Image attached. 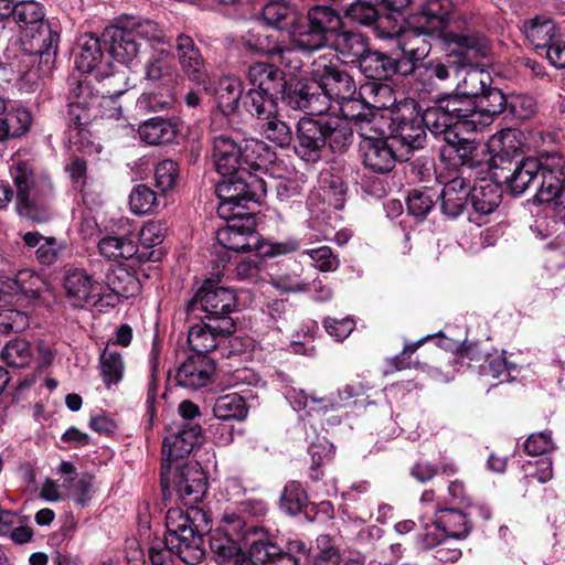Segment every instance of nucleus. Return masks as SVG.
Here are the masks:
<instances>
[{
    "label": "nucleus",
    "mask_w": 565,
    "mask_h": 565,
    "mask_svg": "<svg viewBox=\"0 0 565 565\" xmlns=\"http://www.w3.org/2000/svg\"><path fill=\"white\" fill-rule=\"evenodd\" d=\"M98 250L105 258L114 262L131 259L135 256L140 262L146 258L145 254H138V245L129 237L107 235L98 242Z\"/></svg>",
    "instance_id": "473e14b6"
},
{
    "label": "nucleus",
    "mask_w": 565,
    "mask_h": 565,
    "mask_svg": "<svg viewBox=\"0 0 565 565\" xmlns=\"http://www.w3.org/2000/svg\"><path fill=\"white\" fill-rule=\"evenodd\" d=\"M469 195L473 211L479 215H488L501 203L502 191L495 183L481 181L470 189Z\"/></svg>",
    "instance_id": "f704fd0d"
},
{
    "label": "nucleus",
    "mask_w": 565,
    "mask_h": 565,
    "mask_svg": "<svg viewBox=\"0 0 565 565\" xmlns=\"http://www.w3.org/2000/svg\"><path fill=\"white\" fill-rule=\"evenodd\" d=\"M10 175L15 188L17 213L33 223L47 222L51 213L45 201L52 192L51 181L25 161L13 164Z\"/></svg>",
    "instance_id": "6e6552de"
},
{
    "label": "nucleus",
    "mask_w": 565,
    "mask_h": 565,
    "mask_svg": "<svg viewBox=\"0 0 565 565\" xmlns=\"http://www.w3.org/2000/svg\"><path fill=\"white\" fill-rule=\"evenodd\" d=\"M202 323L194 324L188 332V342L195 355H206L216 349L221 341L234 332V321L232 318L221 319L218 321L201 318Z\"/></svg>",
    "instance_id": "a211bd4d"
},
{
    "label": "nucleus",
    "mask_w": 565,
    "mask_h": 565,
    "mask_svg": "<svg viewBox=\"0 0 565 565\" xmlns=\"http://www.w3.org/2000/svg\"><path fill=\"white\" fill-rule=\"evenodd\" d=\"M352 142V128L339 117H302L296 127V154L307 162L321 159L327 147L344 151Z\"/></svg>",
    "instance_id": "423d86ee"
},
{
    "label": "nucleus",
    "mask_w": 565,
    "mask_h": 565,
    "mask_svg": "<svg viewBox=\"0 0 565 565\" xmlns=\"http://www.w3.org/2000/svg\"><path fill=\"white\" fill-rule=\"evenodd\" d=\"M177 132L175 124L163 117L150 118L138 128L140 139L150 146L169 143L173 141Z\"/></svg>",
    "instance_id": "72a5a7b5"
},
{
    "label": "nucleus",
    "mask_w": 565,
    "mask_h": 565,
    "mask_svg": "<svg viewBox=\"0 0 565 565\" xmlns=\"http://www.w3.org/2000/svg\"><path fill=\"white\" fill-rule=\"evenodd\" d=\"M156 186L162 194L173 189L179 179V166L171 159L160 161L154 167Z\"/></svg>",
    "instance_id": "bf43d9fd"
},
{
    "label": "nucleus",
    "mask_w": 565,
    "mask_h": 565,
    "mask_svg": "<svg viewBox=\"0 0 565 565\" xmlns=\"http://www.w3.org/2000/svg\"><path fill=\"white\" fill-rule=\"evenodd\" d=\"M392 134L391 139L394 143L405 147L403 152L406 157L411 150L423 148L426 140V128L418 116H396L393 119Z\"/></svg>",
    "instance_id": "b1692460"
},
{
    "label": "nucleus",
    "mask_w": 565,
    "mask_h": 565,
    "mask_svg": "<svg viewBox=\"0 0 565 565\" xmlns=\"http://www.w3.org/2000/svg\"><path fill=\"white\" fill-rule=\"evenodd\" d=\"M492 150L495 152L493 161L495 166L500 163L510 162L515 158L522 156V142L518 132L508 130L501 132L498 138H494L491 143Z\"/></svg>",
    "instance_id": "79ce46f5"
},
{
    "label": "nucleus",
    "mask_w": 565,
    "mask_h": 565,
    "mask_svg": "<svg viewBox=\"0 0 565 565\" xmlns=\"http://www.w3.org/2000/svg\"><path fill=\"white\" fill-rule=\"evenodd\" d=\"M29 324L28 316L12 308L0 310V333L21 332Z\"/></svg>",
    "instance_id": "338daca9"
},
{
    "label": "nucleus",
    "mask_w": 565,
    "mask_h": 565,
    "mask_svg": "<svg viewBox=\"0 0 565 565\" xmlns=\"http://www.w3.org/2000/svg\"><path fill=\"white\" fill-rule=\"evenodd\" d=\"M313 84H308L303 81H298L295 84L285 82V87L280 90L282 99L292 109L306 110L308 107L309 94Z\"/></svg>",
    "instance_id": "5fc2aeb1"
},
{
    "label": "nucleus",
    "mask_w": 565,
    "mask_h": 565,
    "mask_svg": "<svg viewBox=\"0 0 565 565\" xmlns=\"http://www.w3.org/2000/svg\"><path fill=\"white\" fill-rule=\"evenodd\" d=\"M63 290L70 306L83 309L100 300L103 287L84 269L74 268L65 273Z\"/></svg>",
    "instance_id": "f3484780"
},
{
    "label": "nucleus",
    "mask_w": 565,
    "mask_h": 565,
    "mask_svg": "<svg viewBox=\"0 0 565 565\" xmlns=\"http://www.w3.org/2000/svg\"><path fill=\"white\" fill-rule=\"evenodd\" d=\"M244 46L252 53L278 56L284 58L285 54L291 52L289 47L281 45L273 34H258L245 40Z\"/></svg>",
    "instance_id": "8fccbe9b"
},
{
    "label": "nucleus",
    "mask_w": 565,
    "mask_h": 565,
    "mask_svg": "<svg viewBox=\"0 0 565 565\" xmlns=\"http://www.w3.org/2000/svg\"><path fill=\"white\" fill-rule=\"evenodd\" d=\"M451 12L450 0H428L413 17V24L404 29L397 42L403 52L402 62L417 64L431 51L430 39L444 36Z\"/></svg>",
    "instance_id": "39448f33"
},
{
    "label": "nucleus",
    "mask_w": 565,
    "mask_h": 565,
    "mask_svg": "<svg viewBox=\"0 0 565 565\" xmlns=\"http://www.w3.org/2000/svg\"><path fill=\"white\" fill-rule=\"evenodd\" d=\"M408 75L412 74L414 79L422 85L425 92H434L441 87V84L450 78V65L440 60L422 61L417 64H411Z\"/></svg>",
    "instance_id": "393cba45"
},
{
    "label": "nucleus",
    "mask_w": 565,
    "mask_h": 565,
    "mask_svg": "<svg viewBox=\"0 0 565 565\" xmlns=\"http://www.w3.org/2000/svg\"><path fill=\"white\" fill-rule=\"evenodd\" d=\"M1 356L10 366L25 367L29 365L32 354L25 340L15 339L6 344Z\"/></svg>",
    "instance_id": "6e6d98bb"
},
{
    "label": "nucleus",
    "mask_w": 565,
    "mask_h": 565,
    "mask_svg": "<svg viewBox=\"0 0 565 565\" xmlns=\"http://www.w3.org/2000/svg\"><path fill=\"white\" fill-rule=\"evenodd\" d=\"M235 305L236 297L231 289L207 280L188 302L186 310L189 313L201 310L206 313L205 319L218 321L231 318Z\"/></svg>",
    "instance_id": "4468645a"
},
{
    "label": "nucleus",
    "mask_w": 565,
    "mask_h": 565,
    "mask_svg": "<svg viewBox=\"0 0 565 565\" xmlns=\"http://www.w3.org/2000/svg\"><path fill=\"white\" fill-rule=\"evenodd\" d=\"M342 25V18L335 9L316 4L308 9L298 25L289 32L290 40L299 51L312 53L326 47Z\"/></svg>",
    "instance_id": "1a4fd4ad"
},
{
    "label": "nucleus",
    "mask_w": 565,
    "mask_h": 565,
    "mask_svg": "<svg viewBox=\"0 0 565 565\" xmlns=\"http://www.w3.org/2000/svg\"><path fill=\"white\" fill-rule=\"evenodd\" d=\"M243 94V84L236 77L225 76L220 78L215 88L217 107L225 116L236 113Z\"/></svg>",
    "instance_id": "58836bf2"
},
{
    "label": "nucleus",
    "mask_w": 565,
    "mask_h": 565,
    "mask_svg": "<svg viewBox=\"0 0 565 565\" xmlns=\"http://www.w3.org/2000/svg\"><path fill=\"white\" fill-rule=\"evenodd\" d=\"M213 413L221 420H242L247 416V406L238 394H227L216 399Z\"/></svg>",
    "instance_id": "49530a36"
},
{
    "label": "nucleus",
    "mask_w": 565,
    "mask_h": 565,
    "mask_svg": "<svg viewBox=\"0 0 565 565\" xmlns=\"http://www.w3.org/2000/svg\"><path fill=\"white\" fill-rule=\"evenodd\" d=\"M218 245L227 250L249 252L258 248L259 238L250 227H237L228 225L216 232Z\"/></svg>",
    "instance_id": "c85d7f7f"
},
{
    "label": "nucleus",
    "mask_w": 565,
    "mask_h": 565,
    "mask_svg": "<svg viewBox=\"0 0 565 565\" xmlns=\"http://www.w3.org/2000/svg\"><path fill=\"white\" fill-rule=\"evenodd\" d=\"M311 75L321 90L337 103L356 94L354 78L345 70L332 63L327 55H321L312 62Z\"/></svg>",
    "instance_id": "f8f14e48"
},
{
    "label": "nucleus",
    "mask_w": 565,
    "mask_h": 565,
    "mask_svg": "<svg viewBox=\"0 0 565 565\" xmlns=\"http://www.w3.org/2000/svg\"><path fill=\"white\" fill-rule=\"evenodd\" d=\"M212 158L216 171L224 178L216 184L221 200L217 213L223 218L239 217L235 209L248 202H259L267 191V182L258 174L242 167V143L228 136L214 138Z\"/></svg>",
    "instance_id": "f257e3e1"
},
{
    "label": "nucleus",
    "mask_w": 565,
    "mask_h": 565,
    "mask_svg": "<svg viewBox=\"0 0 565 565\" xmlns=\"http://www.w3.org/2000/svg\"><path fill=\"white\" fill-rule=\"evenodd\" d=\"M445 145L440 148V156L455 161V164L475 169L479 166L478 149L475 143L459 137L458 131H449Z\"/></svg>",
    "instance_id": "bb28decb"
},
{
    "label": "nucleus",
    "mask_w": 565,
    "mask_h": 565,
    "mask_svg": "<svg viewBox=\"0 0 565 565\" xmlns=\"http://www.w3.org/2000/svg\"><path fill=\"white\" fill-rule=\"evenodd\" d=\"M505 182L514 194H523L535 186L536 202L558 200L559 204H565V157L557 152H546L539 157L522 158L505 177Z\"/></svg>",
    "instance_id": "7ed1b4c3"
},
{
    "label": "nucleus",
    "mask_w": 565,
    "mask_h": 565,
    "mask_svg": "<svg viewBox=\"0 0 565 565\" xmlns=\"http://www.w3.org/2000/svg\"><path fill=\"white\" fill-rule=\"evenodd\" d=\"M110 289L122 297L134 296L139 290L138 279L125 269H119L114 278H108Z\"/></svg>",
    "instance_id": "774afa93"
},
{
    "label": "nucleus",
    "mask_w": 565,
    "mask_h": 565,
    "mask_svg": "<svg viewBox=\"0 0 565 565\" xmlns=\"http://www.w3.org/2000/svg\"><path fill=\"white\" fill-rule=\"evenodd\" d=\"M93 107L82 106L77 104L68 103V119L71 121L70 130H68V141L78 143L79 138L87 137L88 130L86 126L89 124L92 119V110Z\"/></svg>",
    "instance_id": "3c124183"
},
{
    "label": "nucleus",
    "mask_w": 565,
    "mask_h": 565,
    "mask_svg": "<svg viewBox=\"0 0 565 565\" xmlns=\"http://www.w3.org/2000/svg\"><path fill=\"white\" fill-rule=\"evenodd\" d=\"M22 50L33 58L39 60L36 74H50L57 52L60 34L49 21L29 28L20 33Z\"/></svg>",
    "instance_id": "9d476101"
},
{
    "label": "nucleus",
    "mask_w": 565,
    "mask_h": 565,
    "mask_svg": "<svg viewBox=\"0 0 565 565\" xmlns=\"http://www.w3.org/2000/svg\"><path fill=\"white\" fill-rule=\"evenodd\" d=\"M326 47L337 52L345 63L359 64L369 50V41L363 34L344 30L342 26Z\"/></svg>",
    "instance_id": "a878e982"
},
{
    "label": "nucleus",
    "mask_w": 565,
    "mask_h": 565,
    "mask_svg": "<svg viewBox=\"0 0 565 565\" xmlns=\"http://www.w3.org/2000/svg\"><path fill=\"white\" fill-rule=\"evenodd\" d=\"M445 42L452 55L458 56L462 64L471 65L491 52L490 41L480 33H446Z\"/></svg>",
    "instance_id": "aec40b11"
},
{
    "label": "nucleus",
    "mask_w": 565,
    "mask_h": 565,
    "mask_svg": "<svg viewBox=\"0 0 565 565\" xmlns=\"http://www.w3.org/2000/svg\"><path fill=\"white\" fill-rule=\"evenodd\" d=\"M308 503V495L302 486L297 481H290L285 486L280 497V508L289 515L301 512Z\"/></svg>",
    "instance_id": "864d4df0"
},
{
    "label": "nucleus",
    "mask_w": 565,
    "mask_h": 565,
    "mask_svg": "<svg viewBox=\"0 0 565 565\" xmlns=\"http://www.w3.org/2000/svg\"><path fill=\"white\" fill-rule=\"evenodd\" d=\"M422 121L426 129H428L434 135H443V139H447V134L449 131H457L458 128L450 119L448 114H446L445 109L436 100L435 105L425 109L422 115Z\"/></svg>",
    "instance_id": "a18cd8bd"
},
{
    "label": "nucleus",
    "mask_w": 565,
    "mask_h": 565,
    "mask_svg": "<svg viewBox=\"0 0 565 565\" xmlns=\"http://www.w3.org/2000/svg\"><path fill=\"white\" fill-rule=\"evenodd\" d=\"M174 104V96L171 88H162L160 92L143 93L137 100L141 110L161 111L167 110Z\"/></svg>",
    "instance_id": "4d7b16f0"
},
{
    "label": "nucleus",
    "mask_w": 565,
    "mask_h": 565,
    "mask_svg": "<svg viewBox=\"0 0 565 565\" xmlns=\"http://www.w3.org/2000/svg\"><path fill=\"white\" fill-rule=\"evenodd\" d=\"M207 525V515L202 509L171 508L166 515L167 535L154 541L149 548L152 565H172L173 555L189 565H196L205 557L202 524Z\"/></svg>",
    "instance_id": "f03ea898"
},
{
    "label": "nucleus",
    "mask_w": 565,
    "mask_h": 565,
    "mask_svg": "<svg viewBox=\"0 0 565 565\" xmlns=\"http://www.w3.org/2000/svg\"><path fill=\"white\" fill-rule=\"evenodd\" d=\"M274 159L275 152L262 140L247 139L242 143V167L250 172L265 169Z\"/></svg>",
    "instance_id": "ea45409f"
},
{
    "label": "nucleus",
    "mask_w": 565,
    "mask_h": 565,
    "mask_svg": "<svg viewBox=\"0 0 565 565\" xmlns=\"http://www.w3.org/2000/svg\"><path fill=\"white\" fill-rule=\"evenodd\" d=\"M508 97L501 89L490 85L484 93L476 100L477 111L482 115L484 127L490 124L493 116L505 113Z\"/></svg>",
    "instance_id": "a19ab883"
},
{
    "label": "nucleus",
    "mask_w": 565,
    "mask_h": 565,
    "mask_svg": "<svg viewBox=\"0 0 565 565\" xmlns=\"http://www.w3.org/2000/svg\"><path fill=\"white\" fill-rule=\"evenodd\" d=\"M492 85V77L489 72L472 67L468 70L460 83L457 85V90L466 97L477 100L484 90Z\"/></svg>",
    "instance_id": "c03bdc74"
},
{
    "label": "nucleus",
    "mask_w": 565,
    "mask_h": 565,
    "mask_svg": "<svg viewBox=\"0 0 565 565\" xmlns=\"http://www.w3.org/2000/svg\"><path fill=\"white\" fill-rule=\"evenodd\" d=\"M172 58L170 50H157L143 65V79L153 86L171 88V84L179 77Z\"/></svg>",
    "instance_id": "4be33fe9"
},
{
    "label": "nucleus",
    "mask_w": 565,
    "mask_h": 565,
    "mask_svg": "<svg viewBox=\"0 0 565 565\" xmlns=\"http://www.w3.org/2000/svg\"><path fill=\"white\" fill-rule=\"evenodd\" d=\"M436 198L430 190H413L407 198L408 212L416 217L426 216L435 206Z\"/></svg>",
    "instance_id": "680f3d73"
},
{
    "label": "nucleus",
    "mask_w": 565,
    "mask_h": 565,
    "mask_svg": "<svg viewBox=\"0 0 565 565\" xmlns=\"http://www.w3.org/2000/svg\"><path fill=\"white\" fill-rule=\"evenodd\" d=\"M359 153L363 167L377 174L392 171L397 161L408 160L403 151L396 149L394 141L385 137L380 140L360 141Z\"/></svg>",
    "instance_id": "dca6fc26"
},
{
    "label": "nucleus",
    "mask_w": 565,
    "mask_h": 565,
    "mask_svg": "<svg viewBox=\"0 0 565 565\" xmlns=\"http://www.w3.org/2000/svg\"><path fill=\"white\" fill-rule=\"evenodd\" d=\"M172 486L178 499L186 507L184 513H189L206 493L207 479L198 462L186 463L175 469L173 472L172 482L169 480V488L163 491L166 494Z\"/></svg>",
    "instance_id": "2eb2a0df"
},
{
    "label": "nucleus",
    "mask_w": 565,
    "mask_h": 565,
    "mask_svg": "<svg viewBox=\"0 0 565 565\" xmlns=\"http://www.w3.org/2000/svg\"><path fill=\"white\" fill-rule=\"evenodd\" d=\"M376 3L371 0H358L347 8L345 15L361 25L372 26L380 15Z\"/></svg>",
    "instance_id": "13d9d810"
},
{
    "label": "nucleus",
    "mask_w": 565,
    "mask_h": 565,
    "mask_svg": "<svg viewBox=\"0 0 565 565\" xmlns=\"http://www.w3.org/2000/svg\"><path fill=\"white\" fill-rule=\"evenodd\" d=\"M263 19L266 24L277 29L292 31L300 22V14L296 6L289 0L267 1L263 7Z\"/></svg>",
    "instance_id": "7c9ffc66"
},
{
    "label": "nucleus",
    "mask_w": 565,
    "mask_h": 565,
    "mask_svg": "<svg viewBox=\"0 0 565 565\" xmlns=\"http://www.w3.org/2000/svg\"><path fill=\"white\" fill-rule=\"evenodd\" d=\"M228 523L226 533L214 532L210 536V548L218 565H248L245 554L237 542L230 536L237 532V539L248 542V532L252 527L243 531L244 524L238 516H224ZM249 543L248 558L253 565H299V558L291 552L284 551L276 543L268 540H256Z\"/></svg>",
    "instance_id": "20e7f679"
},
{
    "label": "nucleus",
    "mask_w": 565,
    "mask_h": 565,
    "mask_svg": "<svg viewBox=\"0 0 565 565\" xmlns=\"http://www.w3.org/2000/svg\"><path fill=\"white\" fill-rule=\"evenodd\" d=\"M259 129L267 140L280 148L289 147L294 140L291 128L280 119L278 114L262 122Z\"/></svg>",
    "instance_id": "09e8293b"
},
{
    "label": "nucleus",
    "mask_w": 565,
    "mask_h": 565,
    "mask_svg": "<svg viewBox=\"0 0 565 565\" xmlns=\"http://www.w3.org/2000/svg\"><path fill=\"white\" fill-rule=\"evenodd\" d=\"M339 104H341V119L344 120L352 129V125L360 119L366 118V116H373V110L366 104L356 99L355 96L349 99H342Z\"/></svg>",
    "instance_id": "e2e57ef3"
},
{
    "label": "nucleus",
    "mask_w": 565,
    "mask_h": 565,
    "mask_svg": "<svg viewBox=\"0 0 565 565\" xmlns=\"http://www.w3.org/2000/svg\"><path fill=\"white\" fill-rule=\"evenodd\" d=\"M438 102L458 129L471 132L478 130L484 122L482 115L477 111L476 100L458 90L456 94L438 98Z\"/></svg>",
    "instance_id": "6ab92c4d"
},
{
    "label": "nucleus",
    "mask_w": 565,
    "mask_h": 565,
    "mask_svg": "<svg viewBox=\"0 0 565 565\" xmlns=\"http://www.w3.org/2000/svg\"><path fill=\"white\" fill-rule=\"evenodd\" d=\"M102 40L110 56L126 65L143 53L145 44L154 47L168 43L163 29L149 19H128L107 26L102 33Z\"/></svg>",
    "instance_id": "0eeeda50"
},
{
    "label": "nucleus",
    "mask_w": 565,
    "mask_h": 565,
    "mask_svg": "<svg viewBox=\"0 0 565 565\" xmlns=\"http://www.w3.org/2000/svg\"><path fill=\"white\" fill-rule=\"evenodd\" d=\"M167 44L171 49L173 58L178 61L180 70L190 82L198 85H205L209 82L207 64L191 35L179 32L174 38H168Z\"/></svg>",
    "instance_id": "ddd939ff"
},
{
    "label": "nucleus",
    "mask_w": 565,
    "mask_h": 565,
    "mask_svg": "<svg viewBox=\"0 0 565 565\" xmlns=\"http://www.w3.org/2000/svg\"><path fill=\"white\" fill-rule=\"evenodd\" d=\"M424 546L426 548L435 550V557L440 562L455 563L461 557V550L458 547L449 546V543L441 539V534L437 532H427L424 536Z\"/></svg>",
    "instance_id": "052dcab7"
},
{
    "label": "nucleus",
    "mask_w": 565,
    "mask_h": 565,
    "mask_svg": "<svg viewBox=\"0 0 565 565\" xmlns=\"http://www.w3.org/2000/svg\"><path fill=\"white\" fill-rule=\"evenodd\" d=\"M277 94L250 88L244 99V107L260 125L278 114Z\"/></svg>",
    "instance_id": "4c0bfd02"
},
{
    "label": "nucleus",
    "mask_w": 565,
    "mask_h": 565,
    "mask_svg": "<svg viewBox=\"0 0 565 565\" xmlns=\"http://www.w3.org/2000/svg\"><path fill=\"white\" fill-rule=\"evenodd\" d=\"M93 476L83 473L75 482L72 477H66L63 480V487L70 490L75 501L84 507L90 499L89 492L93 488Z\"/></svg>",
    "instance_id": "69168bd1"
},
{
    "label": "nucleus",
    "mask_w": 565,
    "mask_h": 565,
    "mask_svg": "<svg viewBox=\"0 0 565 565\" xmlns=\"http://www.w3.org/2000/svg\"><path fill=\"white\" fill-rule=\"evenodd\" d=\"M522 30L526 40L536 50H544L559 34L555 22L547 17L524 20Z\"/></svg>",
    "instance_id": "2f4dec72"
},
{
    "label": "nucleus",
    "mask_w": 565,
    "mask_h": 565,
    "mask_svg": "<svg viewBox=\"0 0 565 565\" xmlns=\"http://www.w3.org/2000/svg\"><path fill=\"white\" fill-rule=\"evenodd\" d=\"M215 370V365L206 355L189 356L177 370V383L189 390L205 386Z\"/></svg>",
    "instance_id": "5701e85b"
},
{
    "label": "nucleus",
    "mask_w": 565,
    "mask_h": 565,
    "mask_svg": "<svg viewBox=\"0 0 565 565\" xmlns=\"http://www.w3.org/2000/svg\"><path fill=\"white\" fill-rule=\"evenodd\" d=\"M12 15L19 25L20 32L45 21L43 7L34 1L22 2L14 6Z\"/></svg>",
    "instance_id": "603ef678"
},
{
    "label": "nucleus",
    "mask_w": 565,
    "mask_h": 565,
    "mask_svg": "<svg viewBox=\"0 0 565 565\" xmlns=\"http://www.w3.org/2000/svg\"><path fill=\"white\" fill-rule=\"evenodd\" d=\"M435 524L437 530L451 539H465L471 530L467 514L454 508L438 510Z\"/></svg>",
    "instance_id": "c9c22d12"
},
{
    "label": "nucleus",
    "mask_w": 565,
    "mask_h": 565,
    "mask_svg": "<svg viewBox=\"0 0 565 565\" xmlns=\"http://www.w3.org/2000/svg\"><path fill=\"white\" fill-rule=\"evenodd\" d=\"M129 205L137 215L153 213L160 205V198L147 184H138L130 192Z\"/></svg>",
    "instance_id": "de8ad7c7"
},
{
    "label": "nucleus",
    "mask_w": 565,
    "mask_h": 565,
    "mask_svg": "<svg viewBox=\"0 0 565 565\" xmlns=\"http://www.w3.org/2000/svg\"><path fill=\"white\" fill-rule=\"evenodd\" d=\"M536 110V103L533 97L527 95H511L508 97L507 110L512 117L525 120Z\"/></svg>",
    "instance_id": "0e129e2a"
},
{
    "label": "nucleus",
    "mask_w": 565,
    "mask_h": 565,
    "mask_svg": "<svg viewBox=\"0 0 565 565\" xmlns=\"http://www.w3.org/2000/svg\"><path fill=\"white\" fill-rule=\"evenodd\" d=\"M103 45L102 36L84 34L79 39V52L75 57L77 70L90 73L97 68L104 58Z\"/></svg>",
    "instance_id": "e433bc0d"
},
{
    "label": "nucleus",
    "mask_w": 565,
    "mask_h": 565,
    "mask_svg": "<svg viewBox=\"0 0 565 565\" xmlns=\"http://www.w3.org/2000/svg\"><path fill=\"white\" fill-rule=\"evenodd\" d=\"M361 72L371 79H387L395 74L408 75V62L393 58L382 52L367 50L359 62Z\"/></svg>",
    "instance_id": "412c9836"
},
{
    "label": "nucleus",
    "mask_w": 565,
    "mask_h": 565,
    "mask_svg": "<svg viewBox=\"0 0 565 565\" xmlns=\"http://www.w3.org/2000/svg\"><path fill=\"white\" fill-rule=\"evenodd\" d=\"M99 366L103 381L107 387L117 384L124 375L125 364L121 354L110 347L104 349L99 356Z\"/></svg>",
    "instance_id": "37998d69"
},
{
    "label": "nucleus",
    "mask_w": 565,
    "mask_h": 565,
    "mask_svg": "<svg viewBox=\"0 0 565 565\" xmlns=\"http://www.w3.org/2000/svg\"><path fill=\"white\" fill-rule=\"evenodd\" d=\"M470 185L463 178H454L447 182L437 196L441 199V211L450 217L461 214L470 200Z\"/></svg>",
    "instance_id": "c756f323"
},
{
    "label": "nucleus",
    "mask_w": 565,
    "mask_h": 565,
    "mask_svg": "<svg viewBox=\"0 0 565 565\" xmlns=\"http://www.w3.org/2000/svg\"><path fill=\"white\" fill-rule=\"evenodd\" d=\"M202 428L196 423L174 424L162 443L161 487L169 488V469L173 460L188 456L198 444Z\"/></svg>",
    "instance_id": "9b49d317"
},
{
    "label": "nucleus",
    "mask_w": 565,
    "mask_h": 565,
    "mask_svg": "<svg viewBox=\"0 0 565 565\" xmlns=\"http://www.w3.org/2000/svg\"><path fill=\"white\" fill-rule=\"evenodd\" d=\"M247 79L259 92L280 93L285 87L284 73L273 64L256 62L248 66Z\"/></svg>",
    "instance_id": "cd10ccee"
}]
</instances>
